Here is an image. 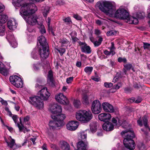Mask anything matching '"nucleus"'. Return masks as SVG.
I'll use <instances>...</instances> for the list:
<instances>
[{
  "instance_id": "obj_1",
  "label": "nucleus",
  "mask_w": 150,
  "mask_h": 150,
  "mask_svg": "<svg viewBox=\"0 0 150 150\" xmlns=\"http://www.w3.org/2000/svg\"><path fill=\"white\" fill-rule=\"evenodd\" d=\"M23 0H13L12 4L15 7H21L20 10V14L26 22L31 25H34L38 23V28L42 34L46 33V31L44 25L39 22V16L36 15H30L35 13L37 10L35 4L32 3L23 4L21 5V2Z\"/></svg>"
},
{
  "instance_id": "obj_2",
  "label": "nucleus",
  "mask_w": 150,
  "mask_h": 150,
  "mask_svg": "<svg viewBox=\"0 0 150 150\" xmlns=\"http://www.w3.org/2000/svg\"><path fill=\"white\" fill-rule=\"evenodd\" d=\"M96 5L100 11L111 16H112L115 9V4L113 2L99 1Z\"/></svg>"
},
{
  "instance_id": "obj_3",
  "label": "nucleus",
  "mask_w": 150,
  "mask_h": 150,
  "mask_svg": "<svg viewBox=\"0 0 150 150\" xmlns=\"http://www.w3.org/2000/svg\"><path fill=\"white\" fill-rule=\"evenodd\" d=\"M114 17L120 19L126 20V21L129 24H137L138 21L134 17L129 16L128 11L124 8H119L115 13Z\"/></svg>"
},
{
  "instance_id": "obj_4",
  "label": "nucleus",
  "mask_w": 150,
  "mask_h": 150,
  "mask_svg": "<svg viewBox=\"0 0 150 150\" xmlns=\"http://www.w3.org/2000/svg\"><path fill=\"white\" fill-rule=\"evenodd\" d=\"M122 136H124L123 144L127 149V150H134L135 148V143L132 139L134 137V134L132 130H125L121 133ZM123 150H125L123 149Z\"/></svg>"
},
{
  "instance_id": "obj_5",
  "label": "nucleus",
  "mask_w": 150,
  "mask_h": 150,
  "mask_svg": "<svg viewBox=\"0 0 150 150\" xmlns=\"http://www.w3.org/2000/svg\"><path fill=\"white\" fill-rule=\"evenodd\" d=\"M38 40V42L39 43L41 46L39 50L40 57L42 59H46L48 57L49 54L48 45L46 40L43 35L39 37Z\"/></svg>"
},
{
  "instance_id": "obj_6",
  "label": "nucleus",
  "mask_w": 150,
  "mask_h": 150,
  "mask_svg": "<svg viewBox=\"0 0 150 150\" xmlns=\"http://www.w3.org/2000/svg\"><path fill=\"white\" fill-rule=\"evenodd\" d=\"M92 114L90 111L81 110L77 112L76 115V119L83 123H87L93 118Z\"/></svg>"
},
{
  "instance_id": "obj_7",
  "label": "nucleus",
  "mask_w": 150,
  "mask_h": 150,
  "mask_svg": "<svg viewBox=\"0 0 150 150\" xmlns=\"http://www.w3.org/2000/svg\"><path fill=\"white\" fill-rule=\"evenodd\" d=\"M29 102L31 104L37 109H41L43 108V102L40 100L38 96L30 97Z\"/></svg>"
},
{
  "instance_id": "obj_8",
  "label": "nucleus",
  "mask_w": 150,
  "mask_h": 150,
  "mask_svg": "<svg viewBox=\"0 0 150 150\" xmlns=\"http://www.w3.org/2000/svg\"><path fill=\"white\" fill-rule=\"evenodd\" d=\"M9 80L11 83L18 88H21L23 86V82L21 79L16 75L10 76Z\"/></svg>"
},
{
  "instance_id": "obj_9",
  "label": "nucleus",
  "mask_w": 150,
  "mask_h": 150,
  "mask_svg": "<svg viewBox=\"0 0 150 150\" xmlns=\"http://www.w3.org/2000/svg\"><path fill=\"white\" fill-rule=\"evenodd\" d=\"M92 112L95 114H98L101 111V105L98 100H95L93 101L91 106Z\"/></svg>"
},
{
  "instance_id": "obj_10",
  "label": "nucleus",
  "mask_w": 150,
  "mask_h": 150,
  "mask_svg": "<svg viewBox=\"0 0 150 150\" xmlns=\"http://www.w3.org/2000/svg\"><path fill=\"white\" fill-rule=\"evenodd\" d=\"M38 95L40 99L44 100H47L50 94L48 92L46 87H44L39 91Z\"/></svg>"
},
{
  "instance_id": "obj_11",
  "label": "nucleus",
  "mask_w": 150,
  "mask_h": 150,
  "mask_svg": "<svg viewBox=\"0 0 150 150\" xmlns=\"http://www.w3.org/2000/svg\"><path fill=\"white\" fill-rule=\"evenodd\" d=\"M55 98L56 101L61 104L65 105L68 104L69 101L68 99L62 93L57 94L56 95Z\"/></svg>"
},
{
  "instance_id": "obj_12",
  "label": "nucleus",
  "mask_w": 150,
  "mask_h": 150,
  "mask_svg": "<svg viewBox=\"0 0 150 150\" xmlns=\"http://www.w3.org/2000/svg\"><path fill=\"white\" fill-rule=\"evenodd\" d=\"M51 111L52 114H56L62 112V109L61 106L57 104H53L50 105Z\"/></svg>"
},
{
  "instance_id": "obj_13",
  "label": "nucleus",
  "mask_w": 150,
  "mask_h": 150,
  "mask_svg": "<svg viewBox=\"0 0 150 150\" xmlns=\"http://www.w3.org/2000/svg\"><path fill=\"white\" fill-rule=\"evenodd\" d=\"M79 126V122L76 121H69L66 125L67 129L71 131L76 130Z\"/></svg>"
},
{
  "instance_id": "obj_14",
  "label": "nucleus",
  "mask_w": 150,
  "mask_h": 150,
  "mask_svg": "<svg viewBox=\"0 0 150 150\" xmlns=\"http://www.w3.org/2000/svg\"><path fill=\"white\" fill-rule=\"evenodd\" d=\"M51 118L57 121L58 123L61 122V126H62L63 125V121L65 118L66 116L64 114H61L58 115H52L51 116Z\"/></svg>"
},
{
  "instance_id": "obj_15",
  "label": "nucleus",
  "mask_w": 150,
  "mask_h": 150,
  "mask_svg": "<svg viewBox=\"0 0 150 150\" xmlns=\"http://www.w3.org/2000/svg\"><path fill=\"white\" fill-rule=\"evenodd\" d=\"M51 118L57 121L58 123L61 122V126H62L63 125V121L65 118L66 116L64 114H61L58 115H52L51 116Z\"/></svg>"
},
{
  "instance_id": "obj_16",
  "label": "nucleus",
  "mask_w": 150,
  "mask_h": 150,
  "mask_svg": "<svg viewBox=\"0 0 150 150\" xmlns=\"http://www.w3.org/2000/svg\"><path fill=\"white\" fill-rule=\"evenodd\" d=\"M102 108L106 112H113L114 109L112 106L107 102H104L102 103Z\"/></svg>"
},
{
  "instance_id": "obj_17",
  "label": "nucleus",
  "mask_w": 150,
  "mask_h": 150,
  "mask_svg": "<svg viewBox=\"0 0 150 150\" xmlns=\"http://www.w3.org/2000/svg\"><path fill=\"white\" fill-rule=\"evenodd\" d=\"M111 117L110 114L106 113H102L98 115L99 120L105 122H108L110 119Z\"/></svg>"
},
{
  "instance_id": "obj_18",
  "label": "nucleus",
  "mask_w": 150,
  "mask_h": 150,
  "mask_svg": "<svg viewBox=\"0 0 150 150\" xmlns=\"http://www.w3.org/2000/svg\"><path fill=\"white\" fill-rule=\"evenodd\" d=\"M103 129L107 131H110L112 130L114 128V125L109 122H105L103 125Z\"/></svg>"
},
{
  "instance_id": "obj_19",
  "label": "nucleus",
  "mask_w": 150,
  "mask_h": 150,
  "mask_svg": "<svg viewBox=\"0 0 150 150\" xmlns=\"http://www.w3.org/2000/svg\"><path fill=\"white\" fill-rule=\"evenodd\" d=\"M17 24L14 19L9 20L7 23L8 28L11 30H14L16 28Z\"/></svg>"
},
{
  "instance_id": "obj_20",
  "label": "nucleus",
  "mask_w": 150,
  "mask_h": 150,
  "mask_svg": "<svg viewBox=\"0 0 150 150\" xmlns=\"http://www.w3.org/2000/svg\"><path fill=\"white\" fill-rule=\"evenodd\" d=\"M87 145V143L83 141L79 142L77 143V150H86Z\"/></svg>"
},
{
  "instance_id": "obj_21",
  "label": "nucleus",
  "mask_w": 150,
  "mask_h": 150,
  "mask_svg": "<svg viewBox=\"0 0 150 150\" xmlns=\"http://www.w3.org/2000/svg\"><path fill=\"white\" fill-rule=\"evenodd\" d=\"M49 125L50 128L52 129H54L56 127L62 126L61 122L58 123L54 120L53 121H50Z\"/></svg>"
},
{
  "instance_id": "obj_22",
  "label": "nucleus",
  "mask_w": 150,
  "mask_h": 150,
  "mask_svg": "<svg viewBox=\"0 0 150 150\" xmlns=\"http://www.w3.org/2000/svg\"><path fill=\"white\" fill-rule=\"evenodd\" d=\"M59 146L62 150H69V144L66 142L62 141L60 142Z\"/></svg>"
},
{
  "instance_id": "obj_23",
  "label": "nucleus",
  "mask_w": 150,
  "mask_h": 150,
  "mask_svg": "<svg viewBox=\"0 0 150 150\" xmlns=\"http://www.w3.org/2000/svg\"><path fill=\"white\" fill-rule=\"evenodd\" d=\"M87 130L85 131L80 132L79 133V137L81 140V141H85L87 137Z\"/></svg>"
},
{
  "instance_id": "obj_24",
  "label": "nucleus",
  "mask_w": 150,
  "mask_h": 150,
  "mask_svg": "<svg viewBox=\"0 0 150 150\" xmlns=\"http://www.w3.org/2000/svg\"><path fill=\"white\" fill-rule=\"evenodd\" d=\"M6 143L8 146L11 148H12L13 150L18 148V146L15 144V140L13 139H11L10 142H6Z\"/></svg>"
},
{
  "instance_id": "obj_25",
  "label": "nucleus",
  "mask_w": 150,
  "mask_h": 150,
  "mask_svg": "<svg viewBox=\"0 0 150 150\" xmlns=\"http://www.w3.org/2000/svg\"><path fill=\"white\" fill-rule=\"evenodd\" d=\"M81 51L83 52L89 54L91 52L90 47L87 45L84 46H81Z\"/></svg>"
},
{
  "instance_id": "obj_26",
  "label": "nucleus",
  "mask_w": 150,
  "mask_h": 150,
  "mask_svg": "<svg viewBox=\"0 0 150 150\" xmlns=\"http://www.w3.org/2000/svg\"><path fill=\"white\" fill-rule=\"evenodd\" d=\"M50 7L47 6L43 7L42 9V13L44 17H47L48 14L49 13Z\"/></svg>"
},
{
  "instance_id": "obj_27",
  "label": "nucleus",
  "mask_w": 150,
  "mask_h": 150,
  "mask_svg": "<svg viewBox=\"0 0 150 150\" xmlns=\"http://www.w3.org/2000/svg\"><path fill=\"white\" fill-rule=\"evenodd\" d=\"M6 38L9 42L14 40L15 39L13 34L11 32H9L7 34Z\"/></svg>"
},
{
  "instance_id": "obj_28",
  "label": "nucleus",
  "mask_w": 150,
  "mask_h": 150,
  "mask_svg": "<svg viewBox=\"0 0 150 150\" xmlns=\"http://www.w3.org/2000/svg\"><path fill=\"white\" fill-rule=\"evenodd\" d=\"M124 67L123 69V71L125 74H127V70H129L132 67V65L130 64H124L123 65Z\"/></svg>"
},
{
  "instance_id": "obj_29",
  "label": "nucleus",
  "mask_w": 150,
  "mask_h": 150,
  "mask_svg": "<svg viewBox=\"0 0 150 150\" xmlns=\"http://www.w3.org/2000/svg\"><path fill=\"white\" fill-rule=\"evenodd\" d=\"M97 125L96 123H91L90 125V128L91 132L93 133L96 132L97 130Z\"/></svg>"
},
{
  "instance_id": "obj_30",
  "label": "nucleus",
  "mask_w": 150,
  "mask_h": 150,
  "mask_svg": "<svg viewBox=\"0 0 150 150\" xmlns=\"http://www.w3.org/2000/svg\"><path fill=\"white\" fill-rule=\"evenodd\" d=\"M8 16L5 15H0V23H5L7 20Z\"/></svg>"
},
{
  "instance_id": "obj_31",
  "label": "nucleus",
  "mask_w": 150,
  "mask_h": 150,
  "mask_svg": "<svg viewBox=\"0 0 150 150\" xmlns=\"http://www.w3.org/2000/svg\"><path fill=\"white\" fill-rule=\"evenodd\" d=\"M142 121L143 122L144 125L146 129V130L147 131H150V129L149 127V126L147 124V120L146 116H144L142 117Z\"/></svg>"
},
{
  "instance_id": "obj_32",
  "label": "nucleus",
  "mask_w": 150,
  "mask_h": 150,
  "mask_svg": "<svg viewBox=\"0 0 150 150\" xmlns=\"http://www.w3.org/2000/svg\"><path fill=\"white\" fill-rule=\"evenodd\" d=\"M59 42L62 46H66L68 45L69 41L66 38H62L59 40Z\"/></svg>"
},
{
  "instance_id": "obj_33",
  "label": "nucleus",
  "mask_w": 150,
  "mask_h": 150,
  "mask_svg": "<svg viewBox=\"0 0 150 150\" xmlns=\"http://www.w3.org/2000/svg\"><path fill=\"white\" fill-rule=\"evenodd\" d=\"M93 68L92 67H86L84 69V71L88 75H90L93 70Z\"/></svg>"
},
{
  "instance_id": "obj_34",
  "label": "nucleus",
  "mask_w": 150,
  "mask_h": 150,
  "mask_svg": "<svg viewBox=\"0 0 150 150\" xmlns=\"http://www.w3.org/2000/svg\"><path fill=\"white\" fill-rule=\"evenodd\" d=\"M20 124L17 123L16 125V126L18 127L19 128V131H23V129L24 126L22 124V121H21V118H20Z\"/></svg>"
},
{
  "instance_id": "obj_35",
  "label": "nucleus",
  "mask_w": 150,
  "mask_h": 150,
  "mask_svg": "<svg viewBox=\"0 0 150 150\" xmlns=\"http://www.w3.org/2000/svg\"><path fill=\"white\" fill-rule=\"evenodd\" d=\"M145 15V13L143 12L137 13L136 14V16L137 18H137V20L138 19L137 18L139 19H142L144 18Z\"/></svg>"
},
{
  "instance_id": "obj_36",
  "label": "nucleus",
  "mask_w": 150,
  "mask_h": 150,
  "mask_svg": "<svg viewBox=\"0 0 150 150\" xmlns=\"http://www.w3.org/2000/svg\"><path fill=\"white\" fill-rule=\"evenodd\" d=\"M103 39L101 37H100L99 38L98 41H95L93 44L95 47H98L100 45L103 41Z\"/></svg>"
},
{
  "instance_id": "obj_37",
  "label": "nucleus",
  "mask_w": 150,
  "mask_h": 150,
  "mask_svg": "<svg viewBox=\"0 0 150 150\" xmlns=\"http://www.w3.org/2000/svg\"><path fill=\"white\" fill-rule=\"evenodd\" d=\"M5 26L4 25H0V36H3L5 35Z\"/></svg>"
},
{
  "instance_id": "obj_38",
  "label": "nucleus",
  "mask_w": 150,
  "mask_h": 150,
  "mask_svg": "<svg viewBox=\"0 0 150 150\" xmlns=\"http://www.w3.org/2000/svg\"><path fill=\"white\" fill-rule=\"evenodd\" d=\"M63 20L67 25L71 24L72 23L71 19L69 17H67L63 19Z\"/></svg>"
},
{
  "instance_id": "obj_39",
  "label": "nucleus",
  "mask_w": 150,
  "mask_h": 150,
  "mask_svg": "<svg viewBox=\"0 0 150 150\" xmlns=\"http://www.w3.org/2000/svg\"><path fill=\"white\" fill-rule=\"evenodd\" d=\"M117 31L115 30H111L108 31L106 33L108 36L115 35L116 34Z\"/></svg>"
},
{
  "instance_id": "obj_40",
  "label": "nucleus",
  "mask_w": 150,
  "mask_h": 150,
  "mask_svg": "<svg viewBox=\"0 0 150 150\" xmlns=\"http://www.w3.org/2000/svg\"><path fill=\"white\" fill-rule=\"evenodd\" d=\"M82 101L83 104L85 105L88 104V97L86 96H84L82 98Z\"/></svg>"
},
{
  "instance_id": "obj_41",
  "label": "nucleus",
  "mask_w": 150,
  "mask_h": 150,
  "mask_svg": "<svg viewBox=\"0 0 150 150\" xmlns=\"http://www.w3.org/2000/svg\"><path fill=\"white\" fill-rule=\"evenodd\" d=\"M74 106L76 108H78L81 104V102L79 100H75L74 101Z\"/></svg>"
},
{
  "instance_id": "obj_42",
  "label": "nucleus",
  "mask_w": 150,
  "mask_h": 150,
  "mask_svg": "<svg viewBox=\"0 0 150 150\" xmlns=\"http://www.w3.org/2000/svg\"><path fill=\"white\" fill-rule=\"evenodd\" d=\"M117 61L120 63L122 62L124 63H126L127 62V59L124 57L123 58L121 57H119L118 58Z\"/></svg>"
},
{
  "instance_id": "obj_43",
  "label": "nucleus",
  "mask_w": 150,
  "mask_h": 150,
  "mask_svg": "<svg viewBox=\"0 0 150 150\" xmlns=\"http://www.w3.org/2000/svg\"><path fill=\"white\" fill-rule=\"evenodd\" d=\"M57 50L59 52L61 56L66 51V50L64 48H58L57 49Z\"/></svg>"
},
{
  "instance_id": "obj_44",
  "label": "nucleus",
  "mask_w": 150,
  "mask_h": 150,
  "mask_svg": "<svg viewBox=\"0 0 150 150\" xmlns=\"http://www.w3.org/2000/svg\"><path fill=\"white\" fill-rule=\"evenodd\" d=\"M0 73L4 76H6L8 73V70L6 68H5L0 71Z\"/></svg>"
},
{
  "instance_id": "obj_45",
  "label": "nucleus",
  "mask_w": 150,
  "mask_h": 150,
  "mask_svg": "<svg viewBox=\"0 0 150 150\" xmlns=\"http://www.w3.org/2000/svg\"><path fill=\"white\" fill-rule=\"evenodd\" d=\"M40 63L34 64L33 65V69L35 71H37L39 70Z\"/></svg>"
},
{
  "instance_id": "obj_46",
  "label": "nucleus",
  "mask_w": 150,
  "mask_h": 150,
  "mask_svg": "<svg viewBox=\"0 0 150 150\" xmlns=\"http://www.w3.org/2000/svg\"><path fill=\"white\" fill-rule=\"evenodd\" d=\"M122 86V84L121 82H119L117 84L114 85L113 86V88L115 89H118Z\"/></svg>"
},
{
  "instance_id": "obj_47",
  "label": "nucleus",
  "mask_w": 150,
  "mask_h": 150,
  "mask_svg": "<svg viewBox=\"0 0 150 150\" xmlns=\"http://www.w3.org/2000/svg\"><path fill=\"white\" fill-rule=\"evenodd\" d=\"M143 47L145 50H150V44L147 43H144Z\"/></svg>"
},
{
  "instance_id": "obj_48",
  "label": "nucleus",
  "mask_w": 150,
  "mask_h": 150,
  "mask_svg": "<svg viewBox=\"0 0 150 150\" xmlns=\"http://www.w3.org/2000/svg\"><path fill=\"white\" fill-rule=\"evenodd\" d=\"M11 46L13 48H16L17 46V43L16 41V40L9 42Z\"/></svg>"
},
{
  "instance_id": "obj_49",
  "label": "nucleus",
  "mask_w": 150,
  "mask_h": 150,
  "mask_svg": "<svg viewBox=\"0 0 150 150\" xmlns=\"http://www.w3.org/2000/svg\"><path fill=\"white\" fill-rule=\"evenodd\" d=\"M113 86L112 83H111L105 82L104 83V86L107 88H110Z\"/></svg>"
},
{
  "instance_id": "obj_50",
  "label": "nucleus",
  "mask_w": 150,
  "mask_h": 150,
  "mask_svg": "<svg viewBox=\"0 0 150 150\" xmlns=\"http://www.w3.org/2000/svg\"><path fill=\"white\" fill-rule=\"evenodd\" d=\"M52 72L50 71L48 72V78L50 79V81H52Z\"/></svg>"
},
{
  "instance_id": "obj_51",
  "label": "nucleus",
  "mask_w": 150,
  "mask_h": 150,
  "mask_svg": "<svg viewBox=\"0 0 150 150\" xmlns=\"http://www.w3.org/2000/svg\"><path fill=\"white\" fill-rule=\"evenodd\" d=\"M73 17L77 20H81L82 17L78 14H74L73 16Z\"/></svg>"
},
{
  "instance_id": "obj_52",
  "label": "nucleus",
  "mask_w": 150,
  "mask_h": 150,
  "mask_svg": "<svg viewBox=\"0 0 150 150\" xmlns=\"http://www.w3.org/2000/svg\"><path fill=\"white\" fill-rule=\"evenodd\" d=\"M32 57L34 59H36L38 58L37 54L35 51H33L32 53Z\"/></svg>"
},
{
  "instance_id": "obj_53",
  "label": "nucleus",
  "mask_w": 150,
  "mask_h": 150,
  "mask_svg": "<svg viewBox=\"0 0 150 150\" xmlns=\"http://www.w3.org/2000/svg\"><path fill=\"white\" fill-rule=\"evenodd\" d=\"M138 146L140 150H143L145 147V145L142 143H140L139 144Z\"/></svg>"
},
{
  "instance_id": "obj_54",
  "label": "nucleus",
  "mask_w": 150,
  "mask_h": 150,
  "mask_svg": "<svg viewBox=\"0 0 150 150\" xmlns=\"http://www.w3.org/2000/svg\"><path fill=\"white\" fill-rule=\"evenodd\" d=\"M73 79L74 77L73 76L67 78L66 80L67 83H71V82L73 81Z\"/></svg>"
},
{
  "instance_id": "obj_55",
  "label": "nucleus",
  "mask_w": 150,
  "mask_h": 150,
  "mask_svg": "<svg viewBox=\"0 0 150 150\" xmlns=\"http://www.w3.org/2000/svg\"><path fill=\"white\" fill-rule=\"evenodd\" d=\"M12 118L16 124L18 119L17 115H13L12 117Z\"/></svg>"
},
{
  "instance_id": "obj_56",
  "label": "nucleus",
  "mask_w": 150,
  "mask_h": 150,
  "mask_svg": "<svg viewBox=\"0 0 150 150\" xmlns=\"http://www.w3.org/2000/svg\"><path fill=\"white\" fill-rule=\"evenodd\" d=\"M81 59V60L84 61L86 58V56L84 54H81L80 55Z\"/></svg>"
},
{
  "instance_id": "obj_57",
  "label": "nucleus",
  "mask_w": 150,
  "mask_h": 150,
  "mask_svg": "<svg viewBox=\"0 0 150 150\" xmlns=\"http://www.w3.org/2000/svg\"><path fill=\"white\" fill-rule=\"evenodd\" d=\"M50 21L51 19L49 17H48L46 20V22L47 23V25L49 28L50 27Z\"/></svg>"
},
{
  "instance_id": "obj_58",
  "label": "nucleus",
  "mask_w": 150,
  "mask_h": 150,
  "mask_svg": "<svg viewBox=\"0 0 150 150\" xmlns=\"http://www.w3.org/2000/svg\"><path fill=\"white\" fill-rule=\"evenodd\" d=\"M64 2L61 0H58L57 1V4H58L60 5H64Z\"/></svg>"
},
{
  "instance_id": "obj_59",
  "label": "nucleus",
  "mask_w": 150,
  "mask_h": 150,
  "mask_svg": "<svg viewBox=\"0 0 150 150\" xmlns=\"http://www.w3.org/2000/svg\"><path fill=\"white\" fill-rule=\"evenodd\" d=\"M91 79L93 80L96 81H99L98 77L96 76H92L91 77Z\"/></svg>"
},
{
  "instance_id": "obj_60",
  "label": "nucleus",
  "mask_w": 150,
  "mask_h": 150,
  "mask_svg": "<svg viewBox=\"0 0 150 150\" xmlns=\"http://www.w3.org/2000/svg\"><path fill=\"white\" fill-rule=\"evenodd\" d=\"M4 9V7L2 4L0 2V13H1Z\"/></svg>"
},
{
  "instance_id": "obj_61",
  "label": "nucleus",
  "mask_w": 150,
  "mask_h": 150,
  "mask_svg": "<svg viewBox=\"0 0 150 150\" xmlns=\"http://www.w3.org/2000/svg\"><path fill=\"white\" fill-rule=\"evenodd\" d=\"M138 124L140 126L142 127L143 125L142 120L141 118L139 119L137 121Z\"/></svg>"
},
{
  "instance_id": "obj_62",
  "label": "nucleus",
  "mask_w": 150,
  "mask_h": 150,
  "mask_svg": "<svg viewBox=\"0 0 150 150\" xmlns=\"http://www.w3.org/2000/svg\"><path fill=\"white\" fill-rule=\"evenodd\" d=\"M112 122L114 124V126L117 125V120L115 118H113L112 119Z\"/></svg>"
},
{
  "instance_id": "obj_63",
  "label": "nucleus",
  "mask_w": 150,
  "mask_h": 150,
  "mask_svg": "<svg viewBox=\"0 0 150 150\" xmlns=\"http://www.w3.org/2000/svg\"><path fill=\"white\" fill-rule=\"evenodd\" d=\"M81 62L79 61H77L76 62V66L77 67L80 68L81 67Z\"/></svg>"
},
{
  "instance_id": "obj_64",
  "label": "nucleus",
  "mask_w": 150,
  "mask_h": 150,
  "mask_svg": "<svg viewBox=\"0 0 150 150\" xmlns=\"http://www.w3.org/2000/svg\"><path fill=\"white\" fill-rule=\"evenodd\" d=\"M51 147L53 149V150H57V147L55 145L52 144L51 145Z\"/></svg>"
}]
</instances>
